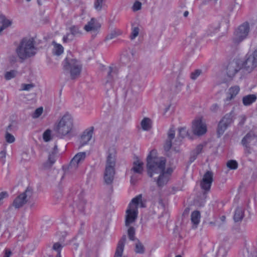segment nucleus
Returning a JSON list of instances; mask_svg holds the SVG:
<instances>
[{
	"label": "nucleus",
	"mask_w": 257,
	"mask_h": 257,
	"mask_svg": "<svg viewBox=\"0 0 257 257\" xmlns=\"http://www.w3.org/2000/svg\"><path fill=\"white\" fill-rule=\"evenodd\" d=\"M165 159L158 157L156 150L151 151L147 158L148 175L156 179L159 186H164L168 183L173 172L171 168H165Z\"/></svg>",
	"instance_id": "obj_1"
},
{
	"label": "nucleus",
	"mask_w": 257,
	"mask_h": 257,
	"mask_svg": "<svg viewBox=\"0 0 257 257\" xmlns=\"http://www.w3.org/2000/svg\"><path fill=\"white\" fill-rule=\"evenodd\" d=\"M144 207L141 195H139L132 200L126 210L125 225L126 226L130 225L136 221L138 214V208Z\"/></svg>",
	"instance_id": "obj_2"
},
{
	"label": "nucleus",
	"mask_w": 257,
	"mask_h": 257,
	"mask_svg": "<svg viewBox=\"0 0 257 257\" xmlns=\"http://www.w3.org/2000/svg\"><path fill=\"white\" fill-rule=\"evenodd\" d=\"M73 130V120L72 116L69 114L64 115L55 127L57 134L61 137L70 135Z\"/></svg>",
	"instance_id": "obj_3"
},
{
	"label": "nucleus",
	"mask_w": 257,
	"mask_h": 257,
	"mask_svg": "<svg viewBox=\"0 0 257 257\" xmlns=\"http://www.w3.org/2000/svg\"><path fill=\"white\" fill-rule=\"evenodd\" d=\"M19 57L21 59H26L34 56L36 53V49L33 41L30 39H24L16 49Z\"/></svg>",
	"instance_id": "obj_4"
},
{
	"label": "nucleus",
	"mask_w": 257,
	"mask_h": 257,
	"mask_svg": "<svg viewBox=\"0 0 257 257\" xmlns=\"http://www.w3.org/2000/svg\"><path fill=\"white\" fill-rule=\"evenodd\" d=\"M64 70L69 72L72 79H75L79 76L81 66L79 62L76 59L67 57L63 63Z\"/></svg>",
	"instance_id": "obj_5"
},
{
	"label": "nucleus",
	"mask_w": 257,
	"mask_h": 257,
	"mask_svg": "<svg viewBox=\"0 0 257 257\" xmlns=\"http://www.w3.org/2000/svg\"><path fill=\"white\" fill-rule=\"evenodd\" d=\"M257 67V48L250 50L246 55L245 59L242 64V68L248 72H251Z\"/></svg>",
	"instance_id": "obj_6"
},
{
	"label": "nucleus",
	"mask_w": 257,
	"mask_h": 257,
	"mask_svg": "<svg viewBox=\"0 0 257 257\" xmlns=\"http://www.w3.org/2000/svg\"><path fill=\"white\" fill-rule=\"evenodd\" d=\"M249 32V27L248 23H243L238 27L234 32L233 41L235 43H238L247 36Z\"/></svg>",
	"instance_id": "obj_7"
},
{
	"label": "nucleus",
	"mask_w": 257,
	"mask_h": 257,
	"mask_svg": "<svg viewBox=\"0 0 257 257\" xmlns=\"http://www.w3.org/2000/svg\"><path fill=\"white\" fill-rule=\"evenodd\" d=\"M233 122V114L230 112L226 114L218 124L217 134L218 137L222 136L227 127Z\"/></svg>",
	"instance_id": "obj_8"
},
{
	"label": "nucleus",
	"mask_w": 257,
	"mask_h": 257,
	"mask_svg": "<svg viewBox=\"0 0 257 257\" xmlns=\"http://www.w3.org/2000/svg\"><path fill=\"white\" fill-rule=\"evenodd\" d=\"M192 131L197 136H202L207 132V125L205 120L202 117L195 119L192 122Z\"/></svg>",
	"instance_id": "obj_9"
},
{
	"label": "nucleus",
	"mask_w": 257,
	"mask_h": 257,
	"mask_svg": "<svg viewBox=\"0 0 257 257\" xmlns=\"http://www.w3.org/2000/svg\"><path fill=\"white\" fill-rule=\"evenodd\" d=\"M32 191L29 189H27L24 192L20 194L13 201V205L16 208L22 207L26 203L28 199L32 195Z\"/></svg>",
	"instance_id": "obj_10"
},
{
	"label": "nucleus",
	"mask_w": 257,
	"mask_h": 257,
	"mask_svg": "<svg viewBox=\"0 0 257 257\" xmlns=\"http://www.w3.org/2000/svg\"><path fill=\"white\" fill-rule=\"evenodd\" d=\"M115 165L106 164L103 174V180L106 184H111L114 179L115 174Z\"/></svg>",
	"instance_id": "obj_11"
},
{
	"label": "nucleus",
	"mask_w": 257,
	"mask_h": 257,
	"mask_svg": "<svg viewBox=\"0 0 257 257\" xmlns=\"http://www.w3.org/2000/svg\"><path fill=\"white\" fill-rule=\"evenodd\" d=\"M101 27V25L94 18H92L84 26V29L87 32L95 34L97 33Z\"/></svg>",
	"instance_id": "obj_12"
},
{
	"label": "nucleus",
	"mask_w": 257,
	"mask_h": 257,
	"mask_svg": "<svg viewBox=\"0 0 257 257\" xmlns=\"http://www.w3.org/2000/svg\"><path fill=\"white\" fill-rule=\"evenodd\" d=\"M241 143L246 147L253 149V147L257 144V137L253 133L250 132L243 138Z\"/></svg>",
	"instance_id": "obj_13"
},
{
	"label": "nucleus",
	"mask_w": 257,
	"mask_h": 257,
	"mask_svg": "<svg viewBox=\"0 0 257 257\" xmlns=\"http://www.w3.org/2000/svg\"><path fill=\"white\" fill-rule=\"evenodd\" d=\"M94 130V126H91L88 127L84 131L80 139V144L81 146H83L87 144L91 140Z\"/></svg>",
	"instance_id": "obj_14"
},
{
	"label": "nucleus",
	"mask_w": 257,
	"mask_h": 257,
	"mask_svg": "<svg viewBox=\"0 0 257 257\" xmlns=\"http://www.w3.org/2000/svg\"><path fill=\"white\" fill-rule=\"evenodd\" d=\"M213 173L210 171L206 172L203 177L201 182V188L206 191H208L213 181Z\"/></svg>",
	"instance_id": "obj_15"
},
{
	"label": "nucleus",
	"mask_w": 257,
	"mask_h": 257,
	"mask_svg": "<svg viewBox=\"0 0 257 257\" xmlns=\"http://www.w3.org/2000/svg\"><path fill=\"white\" fill-rule=\"evenodd\" d=\"M86 153L85 152H80L77 153L71 161L69 166L70 169H76L78 167L79 165L84 161Z\"/></svg>",
	"instance_id": "obj_16"
},
{
	"label": "nucleus",
	"mask_w": 257,
	"mask_h": 257,
	"mask_svg": "<svg viewBox=\"0 0 257 257\" xmlns=\"http://www.w3.org/2000/svg\"><path fill=\"white\" fill-rule=\"evenodd\" d=\"M240 91V87L238 85H234L228 88L226 93V97L224 99L225 102L233 100Z\"/></svg>",
	"instance_id": "obj_17"
},
{
	"label": "nucleus",
	"mask_w": 257,
	"mask_h": 257,
	"mask_svg": "<svg viewBox=\"0 0 257 257\" xmlns=\"http://www.w3.org/2000/svg\"><path fill=\"white\" fill-rule=\"evenodd\" d=\"M240 68L236 61H232L229 62L226 66L227 75L229 77H233Z\"/></svg>",
	"instance_id": "obj_18"
},
{
	"label": "nucleus",
	"mask_w": 257,
	"mask_h": 257,
	"mask_svg": "<svg viewBox=\"0 0 257 257\" xmlns=\"http://www.w3.org/2000/svg\"><path fill=\"white\" fill-rule=\"evenodd\" d=\"M131 171L134 174H141L144 171L143 162L138 158L136 159L133 163Z\"/></svg>",
	"instance_id": "obj_19"
},
{
	"label": "nucleus",
	"mask_w": 257,
	"mask_h": 257,
	"mask_svg": "<svg viewBox=\"0 0 257 257\" xmlns=\"http://www.w3.org/2000/svg\"><path fill=\"white\" fill-rule=\"evenodd\" d=\"M116 149L114 147L109 148L107 152L106 164L115 165Z\"/></svg>",
	"instance_id": "obj_20"
},
{
	"label": "nucleus",
	"mask_w": 257,
	"mask_h": 257,
	"mask_svg": "<svg viewBox=\"0 0 257 257\" xmlns=\"http://www.w3.org/2000/svg\"><path fill=\"white\" fill-rule=\"evenodd\" d=\"M175 135V130L174 127H171L168 132V139L166 140L164 148L166 151H168L172 146V140L174 138Z\"/></svg>",
	"instance_id": "obj_21"
},
{
	"label": "nucleus",
	"mask_w": 257,
	"mask_h": 257,
	"mask_svg": "<svg viewBox=\"0 0 257 257\" xmlns=\"http://www.w3.org/2000/svg\"><path fill=\"white\" fill-rule=\"evenodd\" d=\"M12 24V21L8 19L4 15L0 16V35L3 31L10 27Z\"/></svg>",
	"instance_id": "obj_22"
},
{
	"label": "nucleus",
	"mask_w": 257,
	"mask_h": 257,
	"mask_svg": "<svg viewBox=\"0 0 257 257\" xmlns=\"http://www.w3.org/2000/svg\"><path fill=\"white\" fill-rule=\"evenodd\" d=\"M52 45L53 46L52 52L53 55L59 56L63 53L64 48L61 44L53 41L52 43Z\"/></svg>",
	"instance_id": "obj_23"
},
{
	"label": "nucleus",
	"mask_w": 257,
	"mask_h": 257,
	"mask_svg": "<svg viewBox=\"0 0 257 257\" xmlns=\"http://www.w3.org/2000/svg\"><path fill=\"white\" fill-rule=\"evenodd\" d=\"M257 97L255 94H249L242 97V103L245 106H249L254 102Z\"/></svg>",
	"instance_id": "obj_24"
},
{
	"label": "nucleus",
	"mask_w": 257,
	"mask_h": 257,
	"mask_svg": "<svg viewBox=\"0 0 257 257\" xmlns=\"http://www.w3.org/2000/svg\"><path fill=\"white\" fill-rule=\"evenodd\" d=\"M203 146L201 144L197 145L196 148L192 150L190 154V159L192 162L194 161L202 151Z\"/></svg>",
	"instance_id": "obj_25"
},
{
	"label": "nucleus",
	"mask_w": 257,
	"mask_h": 257,
	"mask_svg": "<svg viewBox=\"0 0 257 257\" xmlns=\"http://www.w3.org/2000/svg\"><path fill=\"white\" fill-rule=\"evenodd\" d=\"M244 216L243 209L241 207H238L236 208L234 214V220L235 221H239L241 220Z\"/></svg>",
	"instance_id": "obj_26"
},
{
	"label": "nucleus",
	"mask_w": 257,
	"mask_h": 257,
	"mask_svg": "<svg viewBox=\"0 0 257 257\" xmlns=\"http://www.w3.org/2000/svg\"><path fill=\"white\" fill-rule=\"evenodd\" d=\"M18 71L16 69L10 70L8 71H6L4 75V78L6 80H11L15 77L18 75Z\"/></svg>",
	"instance_id": "obj_27"
},
{
	"label": "nucleus",
	"mask_w": 257,
	"mask_h": 257,
	"mask_svg": "<svg viewBox=\"0 0 257 257\" xmlns=\"http://www.w3.org/2000/svg\"><path fill=\"white\" fill-rule=\"evenodd\" d=\"M141 125L144 131H149L152 127V121L148 117L144 118L141 122Z\"/></svg>",
	"instance_id": "obj_28"
},
{
	"label": "nucleus",
	"mask_w": 257,
	"mask_h": 257,
	"mask_svg": "<svg viewBox=\"0 0 257 257\" xmlns=\"http://www.w3.org/2000/svg\"><path fill=\"white\" fill-rule=\"evenodd\" d=\"M75 205L80 211H84L87 206V201L84 198H81L76 201Z\"/></svg>",
	"instance_id": "obj_29"
},
{
	"label": "nucleus",
	"mask_w": 257,
	"mask_h": 257,
	"mask_svg": "<svg viewBox=\"0 0 257 257\" xmlns=\"http://www.w3.org/2000/svg\"><path fill=\"white\" fill-rule=\"evenodd\" d=\"M12 125H9L7 129H6V133L5 134V138L6 141V142L8 143L11 144L14 143L15 141V137L11 134L9 131H10L11 130Z\"/></svg>",
	"instance_id": "obj_30"
},
{
	"label": "nucleus",
	"mask_w": 257,
	"mask_h": 257,
	"mask_svg": "<svg viewBox=\"0 0 257 257\" xmlns=\"http://www.w3.org/2000/svg\"><path fill=\"white\" fill-rule=\"evenodd\" d=\"M191 221L194 225H196L199 223L200 219V214L199 211H194L191 213Z\"/></svg>",
	"instance_id": "obj_31"
},
{
	"label": "nucleus",
	"mask_w": 257,
	"mask_h": 257,
	"mask_svg": "<svg viewBox=\"0 0 257 257\" xmlns=\"http://www.w3.org/2000/svg\"><path fill=\"white\" fill-rule=\"evenodd\" d=\"M55 153L56 151L54 153L52 154H50L49 156L48 160L47 162L46 163L45 167L48 168L51 166L55 162Z\"/></svg>",
	"instance_id": "obj_32"
},
{
	"label": "nucleus",
	"mask_w": 257,
	"mask_h": 257,
	"mask_svg": "<svg viewBox=\"0 0 257 257\" xmlns=\"http://www.w3.org/2000/svg\"><path fill=\"white\" fill-rule=\"evenodd\" d=\"M107 73L108 75V79L106 81V83H109L112 81L113 80V77L114 75V72L113 71V69L111 67H109L106 69Z\"/></svg>",
	"instance_id": "obj_33"
},
{
	"label": "nucleus",
	"mask_w": 257,
	"mask_h": 257,
	"mask_svg": "<svg viewBox=\"0 0 257 257\" xmlns=\"http://www.w3.org/2000/svg\"><path fill=\"white\" fill-rule=\"evenodd\" d=\"M52 132L50 130L48 129L45 131L43 134V138L45 142H48L52 139Z\"/></svg>",
	"instance_id": "obj_34"
},
{
	"label": "nucleus",
	"mask_w": 257,
	"mask_h": 257,
	"mask_svg": "<svg viewBox=\"0 0 257 257\" xmlns=\"http://www.w3.org/2000/svg\"><path fill=\"white\" fill-rule=\"evenodd\" d=\"M104 0H96L94 3V8L97 11L101 10L103 6Z\"/></svg>",
	"instance_id": "obj_35"
},
{
	"label": "nucleus",
	"mask_w": 257,
	"mask_h": 257,
	"mask_svg": "<svg viewBox=\"0 0 257 257\" xmlns=\"http://www.w3.org/2000/svg\"><path fill=\"white\" fill-rule=\"evenodd\" d=\"M226 166L230 169L235 170L237 168L238 164L235 160H229L227 162Z\"/></svg>",
	"instance_id": "obj_36"
},
{
	"label": "nucleus",
	"mask_w": 257,
	"mask_h": 257,
	"mask_svg": "<svg viewBox=\"0 0 257 257\" xmlns=\"http://www.w3.org/2000/svg\"><path fill=\"white\" fill-rule=\"evenodd\" d=\"M35 86L33 83L25 84L23 83L21 85V90L22 91H30Z\"/></svg>",
	"instance_id": "obj_37"
},
{
	"label": "nucleus",
	"mask_w": 257,
	"mask_h": 257,
	"mask_svg": "<svg viewBox=\"0 0 257 257\" xmlns=\"http://www.w3.org/2000/svg\"><path fill=\"white\" fill-rule=\"evenodd\" d=\"M135 252L137 253H143L145 252V247L141 242H138L136 243Z\"/></svg>",
	"instance_id": "obj_38"
},
{
	"label": "nucleus",
	"mask_w": 257,
	"mask_h": 257,
	"mask_svg": "<svg viewBox=\"0 0 257 257\" xmlns=\"http://www.w3.org/2000/svg\"><path fill=\"white\" fill-rule=\"evenodd\" d=\"M62 246L59 243H55L53 246V249L57 251L56 257H61L60 250Z\"/></svg>",
	"instance_id": "obj_39"
},
{
	"label": "nucleus",
	"mask_w": 257,
	"mask_h": 257,
	"mask_svg": "<svg viewBox=\"0 0 257 257\" xmlns=\"http://www.w3.org/2000/svg\"><path fill=\"white\" fill-rule=\"evenodd\" d=\"M43 107H39L36 109L34 112L32 114V117L34 118H38L43 113Z\"/></svg>",
	"instance_id": "obj_40"
},
{
	"label": "nucleus",
	"mask_w": 257,
	"mask_h": 257,
	"mask_svg": "<svg viewBox=\"0 0 257 257\" xmlns=\"http://www.w3.org/2000/svg\"><path fill=\"white\" fill-rule=\"evenodd\" d=\"M179 135L181 138H185L188 135V131L186 127L179 128Z\"/></svg>",
	"instance_id": "obj_41"
},
{
	"label": "nucleus",
	"mask_w": 257,
	"mask_h": 257,
	"mask_svg": "<svg viewBox=\"0 0 257 257\" xmlns=\"http://www.w3.org/2000/svg\"><path fill=\"white\" fill-rule=\"evenodd\" d=\"M128 235L131 240H134L135 238V230L134 227H130L127 230Z\"/></svg>",
	"instance_id": "obj_42"
},
{
	"label": "nucleus",
	"mask_w": 257,
	"mask_h": 257,
	"mask_svg": "<svg viewBox=\"0 0 257 257\" xmlns=\"http://www.w3.org/2000/svg\"><path fill=\"white\" fill-rule=\"evenodd\" d=\"M9 194L6 191H3L0 193V206L3 204L4 199L7 198Z\"/></svg>",
	"instance_id": "obj_43"
},
{
	"label": "nucleus",
	"mask_w": 257,
	"mask_h": 257,
	"mask_svg": "<svg viewBox=\"0 0 257 257\" xmlns=\"http://www.w3.org/2000/svg\"><path fill=\"white\" fill-rule=\"evenodd\" d=\"M139 29L137 27H135L133 29L132 34L131 35V39H135L139 35Z\"/></svg>",
	"instance_id": "obj_44"
},
{
	"label": "nucleus",
	"mask_w": 257,
	"mask_h": 257,
	"mask_svg": "<svg viewBox=\"0 0 257 257\" xmlns=\"http://www.w3.org/2000/svg\"><path fill=\"white\" fill-rule=\"evenodd\" d=\"M142 8V4L141 2L139 1L136 2L133 6V10L134 11H137L138 10H140Z\"/></svg>",
	"instance_id": "obj_45"
},
{
	"label": "nucleus",
	"mask_w": 257,
	"mask_h": 257,
	"mask_svg": "<svg viewBox=\"0 0 257 257\" xmlns=\"http://www.w3.org/2000/svg\"><path fill=\"white\" fill-rule=\"evenodd\" d=\"M201 72V71L199 70H197L195 71L194 72L191 73V78L192 80H195L200 75Z\"/></svg>",
	"instance_id": "obj_46"
},
{
	"label": "nucleus",
	"mask_w": 257,
	"mask_h": 257,
	"mask_svg": "<svg viewBox=\"0 0 257 257\" xmlns=\"http://www.w3.org/2000/svg\"><path fill=\"white\" fill-rule=\"evenodd\" d=\"M12 254V252L10 249H5L4 251L3 257H10Z\"/></svg>",
	"instance_id": "obj_47"
},
{
	"label": "nucleus",
	"mask_w": 257,
	"mask_h": 257,
	"mask_svg": "<svg viewBox=\"0 0 257 257\" xmlns=\"http://www.w3.org/2000/svg\"><path fill=\"white\" fill-rule=\"evenodd\" d=\"M219 108V105L217 104V103H214L213 104H212L210 107V109L211 110V111H217Z\"/></svg>",
	"instance_id": "obj_48"
},
{
	"label": "nucleus",
	"mask_w": 257,
	"mask_h": 257,
	"mask_svg": "<svg viewBox=\"0 0 257 257\" xmlns=\"http://www.w3.org/2000/svg\"><path fill=\"white\" fill-rule=\"evenodd\" d=\"M70 36H71V35L69 34L64 36L63 38V41L64 42H67L69 41L71 39V38H69Z\"/></svg>",
	"instance_id": "obj_49"
},
{
	"label": "nucleus",
	"mask_w": 257,
	"mask_h": 257,
	"mask_svg": "<svg viewBox=\"0 0 257 257\" xmlns=\"http://www.w3.org/2000/svg\"><path fill=\"white\" fill-rule=\"evenodd\" d=\"M6 151L5 150L2 151L0 152V159L4 161L6 157Z\"/></svg>",
	"instance_id": "obj_50"
},
{
	"label": "nucleus",
	"mask_w": 257,
	"mask_h": 257,
	"mask_svg": "<svg viewBox=\"0 0 257 257\" xmlns=\"http://www.w3.org/2000/svg\"><path fill=\"white\" fill-rule=\"evenodd\" d=\"M218 28H216L215 29H212L211 27L208 28V31H209V34L211 35L212 33L216 32L218 30Z\"/></svg>",
	"instance_id": "obj_51"
},
{
	"label": "nucleus",
	"mask_w": 257,
	"mask_h": 257,
	"mask_svg": "<svg viewBox=\"0 0 257 257\" xmlns=\"http://www.w3.org/2000/svg\"><path fill=\"white\" fill-rule=\"evenodd\" d=\"M17 60V57L14 56H12L10 57V61L11 62H15Z\"/></svg>",
	"instance_id": "obj_52"
},
{
	"label": "nucleus",
	"mask_w": 257,
	"mask_h": 257,
	"mask_svg": "<svg viewBox=\"0 0 257 257\" xmlns=\"http://www.w3.org/2000/svg\"><path fill=\"white\" fill-rule=\"evenodd\" d=\"M77 28L75 27H73L71 28V31H72V34H75L76 33V30H77Z\"/></svg>",
	"instance_id": "obj_53"
},
{
	"label": "nucleus",
	"mask_w": 257,
	"mask_h": 257,
	"mask_svg": "<svg viewBox=\"0 0 257 257\" xmlns=\"http://www.w3.org/2000/svg\"><path fill=\"white\" fill-rule=\"evenodd\" d=\"M222 221H224L225 220V217L224 216H222L220 218Z\"/></svg>",
	"instance_id": "obj_54"
},
{
	"label": "nucleus",
	"mask_w": 257,
	"mask_h": 257,
	"mask_svg": "<svg viewBox=\"0 0 257 257\" xmlns=\"http://www.w3.org/2000/svg\"><path fill=\"white\" fill-rule=\"evenodd\" d=\"M188 12H187V11H186V12L184 13V16L185 17H187V16H188Z\"/></svg>",
	"instance_id": "obj_55"
},
{
	"label": "nucleus",
	"mask_w": 257,
	"mask_h": 257,
	"mask_svg": "<svg viewBox=\"0 0 257 257\" xmlns=\"http://www.w3.org/2000/svg\"><path fill=\"white\" fill-rule=\"evenodd\" d=\"M108 37H109V39H112L113 38V37L111 36H108Z\"/></svg>",
	"instance_id": "obj_56"
},
{
	"label": "nucleus",
	"mask_w": 257,
	"mask_h": 257,
	"mask_svg": "<svg viewBox=\"0 0 257 257\" xmlns=\"http://www.w3.org/2000/svg\"><path fill=\"white\" fill-rule=\"evenodd\" d=\"M54 149H57V146H55Z\"/></svg>",
	"instance_id": "obj_57"
},
{
	"label": "nucleus",
	"mask_w": 257,
	"mask_h": 257,
	"mask_svg": "<svg viewBox=\"0 0 257 257\" xmlns=\"http://www.w3.org/2000/svg\"><path fill=\"white\" fill-rule=\"evenodd\" d=\"M176 257H181L180 255H178Z\"/></svg>",
	"instance_id": "obj_58"
},
{
	"label": "nucleus",
	"mask_w": 257,
	"mask_h": 257,
	"mask_svg": "<svg viewBox=\"0 0 257 257\" xmlns=\"http://www.w3.org/2000/svg\"><path fill=\"white\" fill-rule=\"evenodd\" d=\"M27 2H30L31 0H26Z\"/></svg>",
	"instance_id": "obj_59"
}]
</instances>
